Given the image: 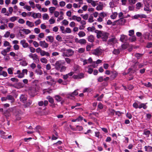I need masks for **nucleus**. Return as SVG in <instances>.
<instances>
[{"label": "nucleus", "instance_id": "6", "mask_svg": "<svg viewBox=\"0 0 152 152\" xmlns=\"http://www.w3.org/2000/svg\"><path fill=\"white\" fill-rule=\"evenodd\" d=\"M40 46L43 48H46L48 47V44L46 43L45 41H41L39 42Z\"/></svg>", "mask_w": 152, "mask_h": 152}, {"label": "nucleus", "instance_id": "23", "mask_svg": "<svg viewBox=\"0 0 152 152\" xmlns=\"http://www.w3.org/2000/svg\"><path fill=\"white\" fill-rule=\"evenodd\" d=\"M46 39L47 41H48L52 43L53 41L54 38L52 36H48L47 37Z\"/></svg>", "mask_w": 152, "mask_h": 152}, {"label": "nucleus", "instance_id": "51", "mask_svg": "<svg viewBox=\"0 0 152 152\" xmlns=\"http://www.w3.org/2000/svg\"><path fill=\"white\" fill-rule=\"evenodd\" d=\"M32 59L33 60H34V61H37V60H38V61H39L38 56L36 54H34V55Z\"/></svg>", "mask_w": 152, "mask_h": 152}, {"label": "nucleus", "instance_id": "29", "mask_svg": "<svg viewBox=\"0 0 152 152\" xmlns=\"http://www.w3.org/2000/svg\"><path fill=\"white\" fill-rule=\"evenodd\" d=\"M21 30L22 31L24 32L26 34H29L31 32V31L29 30L28 29H26L25 28H23Z\"/></svg>", "mask_w": 152, "mask_h": 152}, {"label": "nucleus", "instance_id": "63", "mask_svg": "<svg viewBox=\"0 0 152 152\" xmlns=\"http://www.w3.org/2000/svg\"><path fill=\"white\" fill-rule=\"evenodd\" d=\"M41 23V21L40 19H38L34 22L36 26H37L39 25Z\"/></svg>", "mask_w": 152, "mask_h": 152}, {"label": "nucleus", "instance_id": "55", "mask_svg": "<svg viewBox=\"0 0 152 152\" xmlns=\"http://www.w3.org/2000/svg\"><path fill=\"white\" fill-rule=\"evenodd\" d=\"M28 3L32 8H35V4L33 1L31 0H30L29 1Z\"/></svg>", "mask_w": 152, "mask_h": 152}, {"label": "nucleus", "instance_id": "41", "mask_svg": "<svg viewBox=\"0 0 152 152\" xmlns=\"http://www.w3.org/2000/svg\"><path fill=\"white\" fill-rule=\"evenodd\" d=\"M40 61L41 62L43 63H44V64H47L48 62L47 60L46 59V58H42L40 59Z\"/></svg>", "mask_w": 152, "mask_h": 152}, {"label": "nucleus", "instance_id": "9", "mask_svg": "<svg viewBox=\"0 0 152 152\" xmlns=\"http://www.w3.org/2000/svg\"><path fill=\"white\" fill-rule=\"evenodd\" d=\"M78 93L77 90H75L73 93H70L67 95V98L69 99H71L70 97H73L74 96L78 95Z\"/></svg>", "mask_w": 152, "mask_h": 152}, {"label": "nucleus", "instance_id": "58", "mask_svg": "<svg viewBox=\"0 0 152 152\" xmlns=\"http://www.w3.org/2000/svg\"><path fill=\"white\" fill-rule=\"evenodd\" d=\"M72 129L74 130H78L80 131L83 129V127L81 126H77L76 128V129Z\"/></svg>", "mask_w": 152, "mask_h": 152}, {"label": "nucleus", "instance_id": "48", "mask_svg": "<svg viewBox=\"0 0 152 152\" xmlns=\"http://www.w3.org/2000/svg\"><path fill=\"white\" fill-rule=\"evenodd\" d=\"M18 19V17L15 16L11 17L10 18V20L11 22H14L16 20Z\"/></svg>", "mask_w": 152, "mask_h": 152}, {"label": "nucleus", "instance_id": "56", "mask_svg": "<svg viewBox=\"0 0 152 152\" xmlns=\"http://www.w3.org/2000/svg\"><path fill=\"white\" fill-rule=\"evenodd\" d=\"M136 9L139 10L142 6L140 2H138L136 4Z\"/></svg>", "mask_w": 152, "mask_h": 152}, {"label": "nucleus", "instance_id": "45", "mask_svg": "<svg viewBox=\"0 0 152 152\" xmlns=\"http://www.w3.org/2000/svg\"><path fill=\"white\" fill-rule=\"evenodd\" d=\"M0 132L1 133V137L2 138L5 139H6L7 138V136L5 135V133L4 132L1 131Z\"/></svg>", "mask_w": 152, "mask_h": 152}, {"label": "nucleus", "instance_id": "4", "mask_svg": "<svg viewBox=\"0 0 152 152\" xmlns=\"http://www.w3.org/2000/svg\"><path fill=\"white\" fill-rule=\"evenodd\" d=\"M55 66V68L57 70H59L62 66V62L61 61H56L53 65Z\"/></svg>", "mask_w": 152, "mask_h": 152}, {"label": "nucleus", "instance_id": "3", "mask_svg": "<svg viewBox=\"0 0 152 152\" xmlns=\"http://www.w3.org/2000/svg\"><path fill=\"white\" fill-rule=\"evenodd\" d=\"M102 52V50L100 48H98L92 51V54L96 56H99L101 55Z\"/></svg>", "mask_w": 152, "mask_h": 152}, {"label": "nucleus", "instance_id": "26", "mask_svg": "<svg viewBox=\"0 0 152 152\" xmlns=\"http://www.w3.org/2000/svg\"><path fill=\"white\" fill-rule=\"evenodd\" d=\"M3 45L4 47H6L8 46V47H10V49H11V48L12 46L10 45V43L7 41H5Z\"/></svg>", "mask_w": 152, "mask_h": 152}, {"label": "nucleus", "instance_id": "28", "mask_svg": "<svg viewBox=\"0 0 152 152\" xmlns=\"http://www.w3.org/2000/svg\"><path fill=\"white\" fill-rule=\"evenodd\" d=\"M42 18L44 20H48L49 18L48 15L47 13H45L42 15Z\"/></svg>", "mask_w": 152, "mask_h": 152}, {"label": "nucleus", "instance_id": "37", "mask_svg": "<svg viewBox=\"0 0 152 152\" xmlns=\"http://www.w3.org/2000/svg\"><path fill=\"white\" fill-rule=\"evenodd\" d=\"M130 37L129 38L130 41L131 42H133L136 41V38L135 36L133 35Z\"/></svg>", "mask_w": 152, "mask_h": 152}, {"label": "nucleus", "instance_id": "35", "mask_svg": "<svg viewBox=\"0 0 152 152\" xmlns=\"http://www.w3.org/2000/svg\"><path fill=\"white\" fill-rule=\"evenodd\" d=\"M35 72L37 74L39 75H41L42 74V72L41 69H37L35 70Z\"/></svg>", "mask_w": 152, "mask_h": 152}, {"label": "nucleus", "instance_id": "39", "mask_svg": "<svg viewBox=\"0 0 152 152\" xmlns=\"http://www.w3.org/2000/svg\"><path fill=\"white\" fill-rule=\"evenodd\" d=\"M81 16L84 20H87L88 18V15L87 14L84 15L82 14L81 15Z\"/></svg>", "mask_w": 152, "mask_h": 152}, {"label": "nucleus", "instance_id": "62", "mask_svg": "<svg viewBox=\"0 0 152 152\" xmlns=\"http://www.w3.org/2000/svg\"><path fill=\"white\" fill-rule=\"evenodd\" d=\"M129 35L130 36H133L134 34V31L133 30H130L129 31Z\"/></svg>", "mask_w": 152, "mask_h": 152}, {"label": "nucleus", "instance_id": "53", "mask_svg": "<svg viewBox=\"0 0 152 152\" xmlns=\"http://www.w3.org/2000/svg\"><path fill=\"white\" fill-rule=\"evenodd\" d=\"M55 20L54 19L53 17H52L49 20V23L50 24H53L55 23Z\"/></svg>", "mask_w": 152, "mask_h": 152}, {"label": "nucleus", "instance_id": "20", "mask_svg": "<svg viewBox=\"0 0 152 152\" xmlns=\"http://www.w3.org/2000/svg\"><path fill=\"white\" fill-rule=\"evenodd\" d=\"M86 1L88 4H90L93 7L96 6V3L95 1L93 0H86Z\"/></svg>", "mask_w": 152, "mask_h": 152}, {"label": "nucleus", "instance_id": "36", "mask_svg": "<svg viewBox=\"0 0 152 152\" xmlns=\"http://www.w3.org/2000/svg\"><path fill=\"white\" fill-rule=\"evenodd\" d=\"M0 75H2L4 77H6L8 75L7 73L4 71H2L0 72Z\"/></svg>", "mask_w": 152, "mask_h": 152}, {"label": "nucleus", "instance_id": "15", "mask_svg": "<svg viewBox=\"0 0 152 152\" xmlns=\"http://www.w3.org/2000/svg\"><path fill=\"white\" fill-rule=\"evenodd\" d=\"M144 10L146 11L147 13H150L151 11L149 5H145Z\"/></svg>", "mask_w": 152, "mask_h": 152}, {"label": "nucleus", "instance_id": "42", "mask_svg": "<svg viewBox=\"0 0 152 152\" xmlns=\"http://www.w3.org/2000/svg\"><path fill=\"white\" fill-rule=\"evenodd\" d=\"M61 24L62 25H63L65 26L69 24V22L66 20L65 19L63 20L61 22Z\"/></svg>", "mask_w": 152, "mask_h": 152}, {"label": "nucleus", "instance_id": "7", "mask_svg": "<svg viewBox=\"0 0 152 152\" xmlns=\"http://www.w3.org/2000/svg\"><path fill=\"white\" fill-rule=\"evenodd\" d=\"M20 44L22 45L23 48H27L28 47V44L26 42V41L25 39H23L20 41Z\"/></svg>", "mask_w": 152, "mask_h": 152}, {"label": "nucleus", "instance_id": "2", "mask_svg": "<svg viewBox=\"0 0 152 152\" xmlns=\"http://www.w3.org/2000/svg\"><path fill=\"white\" fill-rule=\"evenodd\" d=\"M61 52H62V56H64L69 57L73 55L74 52L71 49L66 50L65 48L61 49Z\"/></svg>", "mask_w": 152, "mask_h": 152}, {"label": "nucleus", "instance_id": "18", "mask_svg": "<svg viewBox=\"0 0 152 152\" xmlns=\"http://www.w3.org/2000/svg\"><path fill=\"white\" fill-rule=\"evenodd\" d=\"M7 99L8 100H10V102L11 103H13L15 102V99L13 96L10 95L7 96Z\"/></svg>", "mask_w": 152, "mask_h": 152}, {"label": "nucleus", "instance_id": "32", "mask_svg": "<svg viewBox=\"0 0 152 152\" xmlns=\"http://www.w3.org/2000/svg\"><path fill=\"white\" fill-rule=\"evenodd\" d=\"M77 42L81 44H85L86 43V40L84 39H80L78 40Z\"/></svg>", "mask_w": 152, "mask_h": 152}, {"label": "nucleus", "instance_id": "11", "mask_svg": "<svg viewBox=\"0 0 152 152\" xmlns=\"http://www.w3.org/2000/svg\"><path fill=\"white\" fill-rule=\"evenodd\" d=\"M15 75H18L17 77L19 78H22L24 76V74L23 73L21 72L19 70H18L17 71L16 73H15Z\"/></svg>", "mask_w": 152, "mask_h": 152}, {"label": "nucleus", "instance_id": "19", "mask_svg": "<svg viewBox=\"0 0 152 152\" xmlns=\"http://www.w3.org/2000/svg\"><path fill=\"white\" fill-rule=\"evenodd\" d=\"M145 151L148 152H151L152 151V147L150 146H145L144 147Z\"/></svg>", "mask_w": 152, "mask_h": 152}, {"label": "nucleus", "instance_id": "1", "mask_svg": "<svg viewBox=\"0 0 152 152\" xmlns=\"http://www.w3.org/2000/svg\"><path fill=\"white\" fill-rule=\"evenodd\" d=\"M95 32L98 38H101L104 41H105L107 39L108 36V33L104 32L98 30H96Z\"/></svg>", "mask_w": 152, "mask_h": 152}, {"label": "nucleus", "instance_id": "21", "mask_svg": "<svg viewBox=\"0 0 152 152\" xmlns=\"http://www.w3.org/2000/svg\"><path fill=\"white\" fill-rule=\"evenodd\" d=\"M149 35L150 34L149 33L146 32L143 35V36L145 39L151 40V38L149 37Z\"/></svg>", "mask_w": 152, "mask_h": 152}, {"label": "nucleus", "instance_id": "52", "mask_svg": "<svg viewBox=\"0 0 152 152\" xmlns=\"http://www.w3.org/2000/svg\"><path fill=\"white\" fill-rule=\"evenodd\" d=\"M66 69V67L64 66H61V68L59 70L60 72H63L65 71Z\"/></svg>", "mask_w": 152, "mask_h": 152}, {"label": "nucleus", "instance_id": "22", "mask_svg": "<svg viewBox=\"0 0 152 152\" xmlns=\"http://www.w3.org/2000/svg\"><path fill=\"white\" fill-rule=\"evenodd\" d=\"M26 25L29 27L31 28L34 26V23L27 20L26 22Z\"/></svg>", "mask_w": 152, "mask_h": 152}, {"label": "nucleus", "instance_id": "5", "mask_svg": "<svg viewBox=\"0 0 152 152\" xmlns=\"http://www.w3.org/2000/svg\"><path fill=\"white\" fill-rule=\"evenodd\" d=\"M147 17V16L145 14H136L134 15V16H132V19H137L139 18H146Z\"/></svg>", "mask_w": 152, "mask_h": 152}, {"label": "nucleus", "instance_id": "17", "mask_svg": "<svg viewBox=\"0 0 152 152\" xmlns=\"http://www.w3.org/2000/svg\"><path fill=\"white\" fill-rule=\"evenodd\" d=\"M126 20L124 18H121L116 21L118 22V24L120 25H123L126 22Z\"/></svg>", "mask_w": 152, "mask_h": 152}, {"label": "nucleus", "instance_id": "64", "mask_svg": "<svg viewBox=\"0 0 152 152\" xmlns=\"http://www.w3.org/2000/svg\"><path fill=\"white\" fill-rule=\"evenodd\" d=\"M10 34V33L8 31H6L4 35V37L5 38L8 37Z\"/></svg>", "mask_w": 152, "mask_h": 152}, {"label": "nucleus", "instance_id": "38", "mask_svg": "<svg viewBox=\"0 0 152 152\" xmlns=\"http://www.w3.org/2000/svg\"><path fill=\"white\" fill-rule=\"evenodd\" d=\"M47 99L48 100L49 102L50 103L53 104L54 102L53 99L50 96H48Z\"/></svg>", "mask_w": 152, "mask_h": 152}, {"label": "nucleus", "instance_id": "30", "mask_svg": "<svg viewBox=\"0 0 152 152\" xmlns=\"http://www.w3.org/2000/svg\"><path fill=\"white\" fill-rule=\"evenodd\" d=\"M56 8L55 7H51L49 8V10L50 13L52 14L54 12L55 10H56Z\"/></svg>", "mask_w": 152, "mask_h": 152}, {"label": "nucleus", "instance_id": "50", "mask_svg": "<svg viewBox=\"0 0 152 152\" xmlns=\"http://www.w3.org/2000/svg\"><path fill=\"white\" fill-rule=\"evenodd\" d=\"M56 39L59 42H61L62 41L61 37L59 35H58L56 36Z\"/></svg>", "mask_w": 152, "mask_h": 152}, {"label": "nucleus", "instance_id": "44", "mask_svg": "<svg viewBox=\"0 0 152 152\" xmlns=\"http://www.w3.org/2000/svg\"><path fill=\"white\" fill-rule=\"evenodd\" d=\"M143 56L142 54H140L139 53H136L134 56H135L137 58V59H139L140 58L142 57V56Z\"/></svg>", "mask_w": 152, "mask_h": 152}, {"label": "nucleus", "instance_id": "16", "mask_svg": "<svg viewBox=\"0 0 152 152\" xmlns=\"http://www.w3.org/2000/svg\"><path fill=\"white\" fill-rule=\"evenodd\" d=\"M72 19L73 20H76L77 22H80L81 20V18L80 17L74 15L72 16Z\"/></svg>", "mask_w": 152, "mask_h": 152}, {"label": "nucleus", "instance_id": "54", "mask_svg": "<svg viewBox=\"0 0 152 152\" xmlns=\"http://www.w3.org/2000/svg\"><path fill=\"white\" fill-rule=\"evenodd\" d=\"M103 8V6L102 5H99L97 6L96 9L97 10H102Z\"/></svg>", "mask_w": 152, "mask_h": 152}, {"label": "nucleus", "instance_id": "24", "mask_svg": "<svg viewBox=\"0 0 152 152\" xmlns=\"http://www.w3.org/2000/svg\"><path fill=\"white\" fill-rule=\"evenodd\" d=\"M40 55L42 56H49L50 54L47 52H46L44 50H42L40 53Z\"/></svg>", "mask_w": 152, "mask_h": 152}, {"label": "nucleus", "instance_id": "46", "mask_svg": "<svg viewBox=\"0 0 152 152\" xmlns=\"http://www.w3.org/2000/svg\"><path fill=\"white\" fill-rule=\"evenodd\" d=\"M143 1L145 5H149L151 0H143Z\"/></svg>", "mask_w": 152, "mask_h": 152}, {"label": "nucleus", "instance_id": "10", "mask_svg": "<svg viewBox=\"0 0 152 152\" xmlns=\"http://www.w3.org/2000/svg\"><path fill=\"white\" fill-rule=\"evenodd\" d=\"M31 16L34 19L39 18L41 17V14L39 13H36L33 12L32 13V15Z\"/></svg>", "mask_w": 152, "mask_h": 152}, {"label": "nucleus", "instance_id": "13", "mask_svg": "<svg viewBox=\"0 0 152 152\" xmlns=\"http://www.w3.org/2000/svg\"><path fill=\"white\" fill-rule=\"evenodd\" d=\"M10 50V47H7L6 49H4L1 51V54L4 56H5L7 55V53L9 52Z\"/></svg>", "mask_w": 152, "mask_h": 152}, {"label": "nucleus", "instance_id": "40", "mask_svg": "<svg viewBox=\"0 0 152 152\" xmlns=\"http://www.w3.org/2000/svg\"><path fill=\"white\" fill-rule=\"evenodd\" d=\"M143 108L144 109H146L147 108V106L145 104L142 103L140 104L139 105V108L140 109Z\"/></svg>", "mask_w": 152, "mask_h": 152}, {"label": "nucleus", "instance_id": "43", "mask_svg": "<svg viewBox=\"0 0 152 152\" xmlns=\"http://www.w3.org/2000/svg\"><path fill=\"white\" fill-rule=\"evenodd\" d=\"M119 0H112V1L110 2V5L112 4L114 6L116 5V4L118 3Z\"/></svg>", "mask_w": 152, "mask_h": 152}, {"label": "nucleus", "instance_id": "34", "mask_svg": "<svg viewBox=\"0 0 152 152\" xmlns=\"http://www.w3.org/2000/svg\"><path fill=\"white\" fill-rule=\"evenodd\" d=\"M94 37L92 35H91L89 36L88 38V40L91 42H94Z\"/></svg>", "mask_w": 152, "mask_h": 152}, {"label": "nucleus", "instance_id": "12", "mask_svg": "<svg viewBox=\"0 0 152 152\" xmlns=\"http://www.w3.org/2000/svg\"><path fill=\"white\" fill-rule=\"evenodd\" d=\"M39 89V87L37 84L33 85V93H35L37 91H38Z\"/></svg>", "mask_w": 152, "mask_h": 152}, {"label": "nucleus", "instance_id": "27", "mask_svg": "<svg viewBox=\"0 0 152 152\" xmlns=\"http://www.w3.org/2000/svg\"><path fill=\"white\" fill-rule=\"evenodd\" d=\"M118 15V13L116 12H114L112 13L110 15V18L113 19H115Z\"/></svg>", "mask_w": 152, "mask_h": 152}, {"label": "nucleus", "instance_id": "59", "mask_svg": "<svg viewBox=\"0 0 152 152\" xmlns=\"http://www.w3.org/2000/svg\"><path fill=\"white\" fill-rule=\"evenodd\" d=\"M72 32L71 30L68 27L66 28L65 31V33H71Z\"/></svg>", "mask_w": 152, "mask_h": 152}, {"label": "nucleus", "instance_id": "25", "mask_svg": "<svg viewBox=\"0 0 152 152\" xmlns=\"http://www.w3.org/2000/svg\"><path fill=\"white\" fill-rule=\"evenodd\" d=\"M127 39V37L126 36L124 35H122L121 36L120 40L121 42H124L126 41Z\"/></svg>", "mask_w": 152, "mask_h": 152}, {"label": "nucleus", "instance_id": "60", "mask_svg": "<svg viewBox=\"0 0 152 152\" xmlns=\"http://www.w3.org/2000/svg\"><path fill=\"white\" fill-rule=\"evenodd\" d=\"M66 3L64 1H61L59 2V5L61 7H64Z\"/></svg>", "mask_w": 152, "mask_h": 152}, {"label": "nucleus", "instance_id": "57", "mask_svg": "<svg viewBox=\"0 0 152 152\" xmlns=\"http://www.w3.org/2000/svg\"><path fill=\"white\" fill-rule=\"evenodd\" d=\"M23 8L25 9H26L28 11H30L31 10V7L29 6H28L27 5H26L24 6L23 7Z\"/></svg>", "mask_w": 152, "mask_h": 152}, {"label": "nucleus", "instance_id": "8", "mask_svg": "<svg viewBox=\"0 0 152 152\" xmlns=\"http://www.w3.org/2000/svg\"><path fill=\"white\" fill-rule=\"evenodd\" d=\"M117 42V39L114 37L109 39L108 41V44L109 45H112L116 43Z\"/></svg>", "mask_w": 152, "mask_h": 152}, {"label": "nucleus", "instance_id": "61", "mask_svg": "<svg viewBox=\"0 0 152 152\" xmlns=\"http://www.w3.org/2000/svg\"><path fill=\"white\" fill-rule=\"evenodd\" d=\"M32 103V102L31 101H28L25 104L24 106L25 107H27L30 105Z\"/></svg>", "mask_w": 152, "mask_h": 152}, {"label": "nucleus", "instance_id": "49", "mask_svg": "<svg viewBox=\"0 0 152 152\" xmlns=\"http://www.w3.org/2000/svg\"><path fill=\"white\" fill-rule=\"evenodd\" d=\"M95 29V28L94 26L89 27L87 28V30L88 31H93Z\"/></svg>", "mask_w": 152, "mask_h": 152}, {"label": "nucleus", "instance_id": "14", "mask_svg": "<svg viewBox=\"0 0 152 152\" xmlns=\"http://www.w3.org/2000/svg\"><path fill=\"white\" fill-rule=\"evenodd\" d=\"M20 100L23 102V103H25L26 100H27V98L25 95H22L20 96Z\"/></svg>", "mask_w": 152, "mask_h": 152}, {"label": "nucleus", "instance_id": "33", "mask_svg": "<svg viewBox=\"0 0 152 152\" xmlns=\"http://www.w3.org/2000/svg\"><path fill=\"white\" fill-rule=\"evenodd\" d=\"M55 99L58 102H60L62 100V98L59 96L57 95L55 97Z\"/></svg>", "mask_w": 152, "mask_h": 152}, {"label": "nucleus", "instance_id": "47", "mask_svg": "<svg viewBox=\"0 0 152 152\" xmlns=\"http://www.w3.org/2000/svg\"><path fill=\"white\" fill-rule=\"evenodd\" d=\"M13 68H9L7 69V71L9 74L12 75L13 74Z\"/></svg>", "mask_w": 152, "mask_h": 152}, {"label": "nucleus", "instance_id": "31", "mask_svg": "<svg viewBox=\"0 0 152 152\" xmlns=\"http://www.w3.org/2000/svg\"><path fill=\"white\" fill-rule=\"evenodd\" d=\"M78 35L80 37H83L85 36L86 34L83 31H80L78 33Z\"/></svg>", "mask_w": 152, "mask_h": 152}]
</instances>
